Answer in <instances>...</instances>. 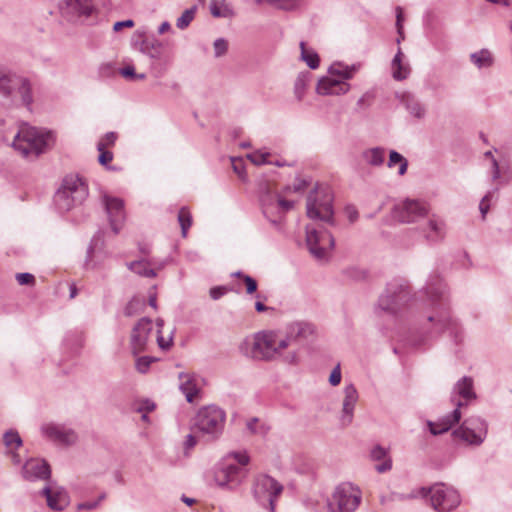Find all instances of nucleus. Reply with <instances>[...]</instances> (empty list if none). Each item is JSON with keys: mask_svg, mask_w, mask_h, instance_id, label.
I'll use <instances>...</instances> for the list:
<instances>
[{"mask_svg": "<svg viewBox=\"0 0 512 512\" xmlns=\"http://www.w3.org/2000/svg\"><path fill=\"white\" fill-rule=\"evenodd\" d=\"M134 26V21L133 20H125V21H119V22H116L113 26V29L114 31L118 32L120 31L122 28H125V27H133Z\"/></svg>", "mask_w": 512, "mask_h": 512, "instance_id": "nucleus-63", "label": "nucleus"}, {"mask_svg": "<svg viewBox=\"0 0 512 512\" xmlns=\"http://www.w3.org/2000/svg\"><path fill=\"white\" fill-rule=\"evenodd\" d=\"M99 152H100V154L98 157V161L100 164L106 165L112 161V159H113L112 152L105 150V149H103L102 151H99Z\"/></svg>", "mask_w": 512, "mask_h": 512, "instance_id": "nucleus-60", "label": "nucleus"}, {"mask_svg": "<svg viewBox=\"0 0 512 512\" xmlns=\"http://www.w3.org/2000/svg\"><path fill=\"white\" fill-rule=\"evenodd\" d=\"M210 13L215 18H231L234 11L225 0H210Z\"/></svg>", "mask_w": 512, "mask_h": 512, "instance_id": "nucleus-32", "label": "nucleus"}, {"mask_svg": "<svg viewBox=\"0 0 512 512\" xmlns=\"http://www.w3.org/2000/svg\"><path fill=\"white\" fill-rule=\"evenodd\" d=\"M423 497L429 496L431 506L437 512H450L460 504V495L445 484H435L429 490L421 489Z\"/></svg>", "mask_w": 512, "mask_h": 512, "instance_id": "nucleus-15", "label": "nucleus"}, {"mask_svg": "<svg viewBox=\"0 0 512 512\" xmlns=\"http://www.w3.org/2000/svg\"><path fill=\"white\" fill-rule=\"evenodd\" d=\"M227 292V289L223 286H216V287H213L210 289V297L213 299V300H218L219 298H221L223 295H225Z\"/></svg>", "mask_w": 512, "mask_h": 512, "instance_id": "nucleus-58", "label": "nucleus"}, {"mask_svg": "<svg viewBox=\"0 0 512 512\" xmlns=\"http://www.w3.org/2000/svg\"><path fill=\"white\" fill-rule=\"evenodd\" d=\"M172 339V334L168 338H165L161 333H157V343L162 350H168L172 346Z\"/></svg>", "mask_w": 512, "mask_h": 512, "instance_id": "nucleus-55", "label": "nucleus"}, {"mask_svg": "<svg viewBox=\"0 0 512 512\" xmlns=\"http://www.w3.org/2000/svg\"><path fill=\"white\" fill-rule=\"evenodd\" d=\"M395 165H399L398 174L403 176L407 172L408 161L407 159L395 150H391L389 153V159L387 166L393 168Z\"/></svg>", "mask_w": 512, "mask_h": 512, "instance_id": "nucleus-36", "label": "nucleus"}, {"mask_svg": "<svg viewBox=\"0 0 512 512\" xmlns=\"http://www.w3.org/2000/svg\"><path fill=\"white\" fill-rule=\"evenodd\" d=\"M144 306V302L141 299L133 298L126 305L124 314L128 317L134 316L139 312V309Z\"/></svg>", "mask_w": 512, "mask_h": 512, "instance_id": "nucleus-45", "label": "nucleus"}, {"mask_svg": "<svg viewBox=\"0 0 512 512\" xmlns=\"http://www.w3.org/2000/svg\"><path fill=\"white\" fill-rule=\"evenodd\" d=\"M362 492L350 482L339 484L329 502L331 512H354L361 503Z\"/></svg>", "mask_w": 512, "mask_h": 512, "instance_id": "nucleus-13", "label": "nucleus"}, {"mask_svg": "<svg viewBox=\"0 0 512 512\" xmlns=\"http://www.w3.org/2000/svg\"><path fill=\"white\" fill-rule=\"evenodd\" d=\"M196 6L186 9L176 21L177 28L186 29L193 21L196 13Z\"/></svg>", "mask_w": 512, "mask_h": 512, "instance_id": "nucleus-40", "label": "nucleus"}, {"mask_svg": "<svg viewBox=\"0 0 512 512\" xmlns=\"http://www.w3.org/2000/svg\"><path fill=\"white\" fill-rule=\"evenodd\" d=\"M270 154L267 152H254L249 154L247 157L248 159L255 165H263L269 163Z\"/></svg>", "mask_w": 512, "mask_h": 512, "instance_id": "nucleus-49", "label": "nucleus"}, {"mask_svg": "<svg viewBox=\"0 0 512 512\" xmlns=\"http://www.w3.org/2000/svg\"><path fill=\"white\" fill-rule=\"evenodd\" d=\"M425 290L431 304L436 309L435 314L428 317V321L432 324L431 334H440L446 331L455 343H460L463 331L460 324L449 313L446 286L437 276H431Z\"/></svg>", "mask_w": 512, "mask_h": 512, "instance_id": "nucleus-2", "label": "nucleus"}, {"mask_svg": "<svg viewBox=\"0 0 512 512\" xmlns=\"http://www.w3.org/2000/svg\"><path fill=\"white\" fill-rule=\"evenodd\" d=\"M178 222L181 227L183 237L187 236L188 229L192 225V216L188 208L182 207L178 212Z\"/></svg>", "mask_w": 512, "mask_h": 512, "instance_id": "nucleus-38", "label": "nucleus"}, {"mask_svg": "<svg viewBox=\"0 0 512 512\" xmlns=\"http://www.w3.org/2000/svg\"><path fill=\"white\" fill-rule=\"evenodd\" d=\"M453 391L454 393H457L463 399V401H458L453 412L446 415L438 422L428 421L427 425L431 434L433 435L443 434L447 432L453 425L457 424L462 416L460 408L476 399L473 379L471 377L464 376L459 379L455 384Z\"/></svg>", "mask_w": 512, "mask_h": 512, "instance_id": "nucleus-6", "label": "nucleus"}, {"mask_svg": "<svg viewBox=\"0 0 512 512\" xmlns=\"http://www.w3.org/2000/svg\"><path fill=\"white\" fill-rule=\"evenodd\" d=\"M16 280L20 285H33L35 278L30 273H17Z\"/></svg>", "mask_w": 512, "mask_h": 512, "instance_id": "nucleus-52", "label": "nucleus"}, {"mask_svg": "<svg viewBox=\"0 0 512 512\" xmlns=\"http://www.w3.org/2000/svg\"><path fill=\"white\" fill-rule=\"evenodd\" d=\"M306 244L310 253L318 260H326L334 248L332 234L322 226H306Z\"/></svg>", "mask_w": 512, "mask_h": 512, "instance_id": "nucleus-14", "label": "nucleus"}, {"mask_svg": "<svg viewBox=\"0 0 512 512\" xmlns=\"http://www.w3.org/2000/svg\"><path fill=\"white\" fill-rule=\"evenodd\" d=\"M453 434L469 445L480 446L487 437L488 423L478 416H472L467 418Z\"/></svg>", "mask_w": 512, "mask_h": 512, "instance_id": "nucleus-17", "label": "nucleus"}, {"mask_svg": "<svg viewBox=\"0 0 512 512\" xmlns=\"http://www.w3.org/2000/svg\"><path fill=\"white\" fill-rule=\"evenodd\" d=\"M496 191H497V188L492 191L487 192V194L480 201L479 210L481 212L482 218H485L486 214L488 213L489 208H490V202H491L493 196L495 195Z\"/></svg>", "mask_w": 512, "mask_h": 512, "instance_id": "nucleus-47", "label": "nucleus"}, {"mask_svg": "<svg viewBox=\"0 0 512 512\" xmlns=\"http://www.w3.org/2000/svg\"><path fill=\"white\" fill-rule=\"evenodd\" d=\"M42 494L46 497L49 508L55 511L64 510L70 503L68 493L62 487L52 488L46 486L43 488Z\"/></svg>", "mask_w": 512, "mask_h": 512, "instance_id": "nucleus-26", "label": "nucleus"}, {"mask_svg": "<svg viewBox=\"0 0 512 512\" xmlns=\"http://www.w3.org/2000/svg\"><path fill=\"white\" fill-rule=\"evenodd\" d=\"M392 468V461L390 458H386L382 463L375 466V469L378 473H385Z\"/></svg>", "mask_w": 512, "mask_h": 512, "instance_id": "nucleus-61", "label": "nucleus"}, {"mask_svg": "<svg viewBox=\"0 0 512 512\" xmlns=\"http://www.w3.org/2000/svg\"><path fill=\"white\" fill-rule=\"evenodd\" d=\"M301 59L311 69H316L319 66V56L313 49H308L304 42L300 43Z\"/></svg>", "mask_w": 512, "mask_h": 512, "instance_id": "nucleus-37", "label": "nucleus"}, {"mask_svg": "<svg viewBox=\"0 0 512 512\" xmlns=\"http://www.w3.org/2000/svg\"><path fill=\"white\" fill-rule=\"evenodd\" d=\"M402 11L401 8H397V15H396V26H397V32H398V38L397 43L399 44L402 40H404V33H403V27H402Z\"/></svg>", "mask_w": 512, "mask_h": 512, "instance_id": "nucleus-54", "label": "nucleus"}, {"mask_svg": "<svg viewBox=\"0 0 512 512\" xmlns=\"http://www.w3.org/2000/svg\"><path fill=\"white\" fill-rule=\"evenodd\" d=\"M101 202L107 214L111 229L115 234H118L126 218L124 201L121 198L103 193Z\"/></svg>", "mask_w": 512, "mask_h": 512, "instance_id": "nucleus-20", "label": "nucleus"}, {"mask_svg": "<svg viewBox=\"0 0 512 512\" xmlns=\"http://www.w3.org/2000/svg\"><path fill=\"white\" fill-rule=\"evenodd\" d=\"M257 2H266L269 4H274L281 9L290 10L297 7L301 0H257Z\"/></svg>", "mask_w": 512, "mask_h": 512, "instance_id": "nucleus-43", "label": "nucleus"}, {"mask_svg": "<svg viewBox=\"0 0 512 512\" xmlns=\"http://www.w3.org/2000/svg\"><path fill=\"white\" fill-rule=\"evenodd\" d=\"M70 5L80 15L89 17L96 10V5L93 0H70Z\"/></svg>", "mask_w": 512, "mask_h": 512, "instance_id": "nucleus-35", "label": "nucleus"}, {"mask_svg": "<svg viewBox=\"0 0 512 512\" xmlns=\"http://www.w3.org/2000/svg\"><path fill=\"white\" fill-rule=\"evenodd\" d=\"M403 53L401 48H398L391 64L392 76L395 80L401 81L408 77L410 74V67L408 64L402 62Z\"/></svg>", "mask_w": 512, "mask_h": 512, "instance_id": "nucleus-31", "label": "nucleus"}, {"mask_svg": "<svg viewBox=\"0 0 512 512\" xmlns=\"http://www.w3.org/2000/svg\"><path fill=\"white\" fill-rule=\"evenodd\" d=\"M128 268L143 277L154 278L157 276V273L154 269H152L151 263L147 260H137L127 264Z\"/></svg>", "mask_w": 512, "mask_h": 512, "instance_id": "nucleus-34", "label": "nucleus"}, {"mask_svg": "<svg viewBox=\"0 0 512 512\" xmlns=\"http://www.w3.org/2000/svg\"><path fill=\"white\" fill-rule=\"evenodd\" d=\"M359 65H344L333 63L328 69V75L322 77L317 84L316 91L320 95H342L350 90L351 79L358 71Z\"/></svg>", "mask_w": 512, "mask_h": 512, "instance_id": "nucleus-7", "label": "nucleus"}, {"mask_svg": "<svg viewBox=\"0 0 512 512\" xmlns=\"http://www.w3.org/2000/svg\"><path fill=\"white\" fill-rule=\"evenodd\" d=\"M288 348V339L274 331H261L251 337H247L241 344V352L255 360H273L283 356V361L288 364H297L299 361L298 350L294 349L283 355Z\"/></svg>", "mask_w": 512, "mask_h": 512, "instance_id": "nucleus-1", "label": "nucleus"}, {"mask_svg": "<svg viewBox=\"0 0 512 512\" xmlns=\"http://www.w3.org/2000/svg\"><path fill=\"white\" fill-rule=\"evenodd\" d=\"M50 467L45 460L30 459L23 466V477L28 481L44 480L50 477Z\"/></svg>", "mask_w": 512, "mask_h": 512, "instance_id": "nucleus-24", "label": "nucleus"}, {"mask_svg": "<svg viewBox=\"0 0 512 512\" xmlns=\"http://www.w3.org/2000/svg\"><path fill=\"white\" fill-rule=\"evenodd\" d=\"M0 93L12 99H20L27 107L33 101L28 80L4 70H0Z\"/></svg>", "mask_w": 512, "mask_h": 512, "instance_id": "nucleus-12", "label": "nucleus"}, {"mask_svg": "<svg viewBox=\"0 0 512 512\" xmlns=\"http://www.w3.org/2000/svg\"><path fill=\"white\" fill-rule=\"evenodd\" d=\"M341 379H342V374H341V368H340V364H337L333 370L331 371V374L329 376V383L332 385V386H337L340 384L341 382Z\"/></svg>", "mask_w": 512, "mask_h": 512, "instance_id": "nucleus-51", "label": "nucleus"}, {"mask_svg": "<svg viewBox=\"0 0 512 512\" xmlns=\"http://www.w3.org/2000/svg\"><path fill=\"white\" fill-rule=\"evenodd\" d=\"M425 222L419 226V232L430 243L442 241L446 234L445 222L436 215L426 216Z\"/></svg>", "mask_w": 512, "mask_h": 512, "instance_id": "nucleus-22", "label": "nucleus"}, {"mask_svg": "<svg viewBox=\"0 0 512 512\" xmlns=\"http://www.w3.org/2000/svg\"><path fill=\"white\" fill-rule=\"evenodd\" d=\"M259 200L264 217L277 230H281L285 214L294 206L293 201L281 197L268 182L259 184Z\"/></svg>", "mask_w": 512, "mask_h": 512, "instance_id": "nucleus-5", "label": "nucleus"}, {"mask_svg": "<svg viewBox=\"0 0 512 512\" xmlns=\"http://www.w3.org/2000/svg\"><path fill=\"white\" fill-rule=\"evenodd\" d=\"M346 214L350 222H355L358 219V211L355 207H347Z\"/></svg>", "mask_w": 512, "mask_h": 512, "instance_id": "nucleus-64", "label": "nucleus"}, {"mask_svg": "<svg viewBox=\"0 0 512 512\" xmlns=\"http://www.w3.org/2000/svg\"><path fill=\"white\" fill-rule=\"evenodd\" d=\"M214 56L216 58L224 56L228 51V41L224 38H218L213 43Z\"/></svg>", "mask_w": 512, "mask_h": 512, "instance_id": "nucleus-46", "label": "nucleus"}, {"mask_svg": "<svg viewBox=\"0 0 512 512\" xmlns=\"http://www.w3.org/2000/svg\"><path fill=\"white\" fill-rule=\"evenodd\" d=\"M249 456L245 451L231 452L215 471L216 484L225 489L234 490L241 485L247 476L245 466L249 463Z\"/></svg>", "mask_w": 512, "mask_h": 512, "instance_id": "nucleus-4", "label": "nucleus"}, {"mask_svg": "<svg viewBox=\"0 0 512 512\" xmlns=\"http://www.w3.org/2000/svg\"><path fill=\"white\" fill-rule=\"evenodd\" d=\"M152 330L153 323L148 317L141 318L134 325L130 336V346L134 355H137L146 349Z\"/></svg>", "mask_w": 512, "mask_h": 512, "instance_id": "nucleus-21", "label": "nucleus"}, {"mask_svg": "<svg viewBox=\"0 0 512 512\" xmlns=\"http://www.w3.org/2000/svg\"><path fill=\"white\" fill-rule=\"evenodd\" d=\"M387 454H388L387 449H385L384 447H382L380 445H376L371 450V458L374 461H381V460L388 458Z\"/></svg>", "mask_w": 512, "mask_h": 512, "instance_id": "nucleus-50", "label": "nucleus"}, {"mask_svg": "<svg viewBox=\"0 0 512 512\" xmlns=\"http://www.w3.org/2000/svg\"><path fill=\"white\" fill-rule=\"evenodd\" d=\"M117 139V135L114 132L106 133L97 144V150L102 151L108 146H112Z\"/></svg>", "mask_w": 512, "mask_h": 512, "instance_id": "nucleus-48", "label": "nucleus"}, {"mask_svg": "<svg viewBox=\"0 0 512 512\" xmlns=\"http://www.w3.org/2000/svg\"><path fill=\"white\" fill-rule=\"evenodd\" d=\"M104 498H105V495L103 494L99 497V499L97 501H87V502L81 503V504H79L78 508L84 509V510L95 509Z\"/></svg>", "mask_w": 512, "mask_h": 512, "instance_id": "nucleus-59", "label": "nucleus"}, {"mask_svg": "<svg viewBox=\"0 0 512 512\" xmlns=\"http://www.w3.org/2000/svg\"><path fill=\"white\" fill-rule=\"evenodd\" d=\"M226 414L216 405H208L198 410L192 422V430L208 440L217 439L223 432Z\"/></svg>", "mask_w": 512, "mask_h": 512, "instance_id": "nucleus-9", "label": "nucleus"}, {"mask_svg": "<svg viewBox=\"0 0 512 512\" xmlns=\"http://www.w3.org/2000/svg\"><path fill=\"white\" fill-rule=\"evenodd\" d=\"M410 299L409 287L399 283H390L380 296L378 306L381 310L397 314Z\"/></svg>", "mask_w": 512, "mask_h": 512, "instance_id": "nucleus-16", "label": "nucleus"}, {"mask_svg": "<svg viewBox=\"0 0 512 512\" xmlns=\"http://www.w3.org/2000/svg\"><path fill=\"white\" fill-rule=\"evenodd\" d=\"M358 399L359 394L354 384H346L343 389L342 409L339 418L343 427H347L353 422L354 410Z\"/></svg>", "mask_w": 512, "mask_h": 512, "instance_id": "nucleus-23", "label": "nucleus"}, {"mask_svg": "<svg viewBox=\"0 0 512 512\" xmlns=\"http://www.w3.org/2000/svg\"><path fill=\"white\" fill-rule=\"evenodd\" d=\"M306 213L310 219L334 224L333 196L328 187L317 186L309 193Z\"/></svg>", "mask_w": 512, "mask_h": 512, "instance_id": "nucleus-10", "label": "nucleus"}, {"mask_svg": "<svg viewBox=\"0 0 512 512\" xmlns=\"http://www.w3.org/2000/svg\"><path fill=\"white\" fill-rule=\"evenodd\" d=\"M140 51L153 60H160L163 54V44L155 38H146L140 43Z\"/></svg>", "mask_w": 512, "mask_h": 512, "instance_id": "nucleus-30", "label": "nucleus"}, {"mask_svg": "<svg viewBox=\"0 0 512 512\" xmlns=\"http://www.w3.org/2000/svg\"><path fill=\"white\" fill-rule=\"evenodd\" d=\"M40 432L44 438L61 446H71L78 440V435L74 429L62 423H43Z\"/></svg>", "mask_w": 512, "mask_h": 512, "instance_id": "nucleus-19", "label": "nucleus"}, {"mask_svg": "<svg viewBox=\"0 0 512 512\" xmlns=\"http://www.w3.org/2000/svg\"><path fill=\"white\" fill-rule=\"evenodd\" d=\"M180 384L179 388L182 393L185 395L186 400L189 403H192L194 397L199 393V388L197 387L194 378L187 373L179 374Z\"/></svg>", "mask_w": 512, "mask_h": 512, "instance_id": "nucleus-29", "label": "nucleus"}, {"mask_svg": "<svg viewBox=\"0 0 512 512\" xmlns=\"http://www.w3.org/2000/svg\"><path fill=\"white\" fill-rule=\"evenodd\" d=\"M428 206L418 200L406 199L393 207L392 216L401 223H418L428 216Z\"/></svg>", "mask_w": 512, "mask_h": 512, "instance_id": "nucleus-18", "label": "nucleus"}, {"mask_svg": "<svg viewBox=\"0 0 512 512\" xmlns=\"http://www.w3.org/2000/svg\"><path fill=\"white\" fill-rule=\"evenodd\" d=\"M399 99L412 117L416 119H423L425 117V106L413 94L404 92L399 96Z\"/></svg>", "mask_w": 512, "mask_h": 512, "instance_id": "nucleus-27", "label": "nucleus"}, {"mask_svg": "<svg viewBox=\"0 0 512 512\" xmlns=\"http://www.w3.org/2000/svg\"><path fill=\"white\" fill-rule=\"evenodd\" d=\"M309 80L308 73H300L294 83V94L297 100L301 101L304 97Z\"/></svg>", "mask_w": 512, "mask_h": 512, "instance_id": "nucleus-39", "label": "nucleus"}, {"mask_svg": "<svg viewBox=\"0 0 512 512\" xmlns=\"http://www.w3.org/2000/svg\"><path fill=\"white\" fill-rule=\"evenodd\" d=\"M374 96L371 92L364 93L357 101V106L361 109L368 108L373 100Z\"/></svg>", "mask_w": 512, "mask_h": 512, "instance_id": "nucleus-53", "label": "nucleus"}, {"mask_svg": "<svg viewBox=\"0 0 512 512\" xmlns=\"http://www.w3.org/2000/svg\"><path fill=\"white\" fill-rule=\"evenodd\" d=\"M156 361V358L149 356H142L136 359L135 367L139 373L145 374L148 372L150 365Z\"/></svg>", "mask_w": 512, "mask_h": 512, "instance_id": "nucleus-44", "label": "nucleus"}, {"mask_svg": "<svg viewBox=\"0 0 512 512\" xmlns=\"http://www.w3.org/2000/svg\"><path fill=\"white\" fill-rule=\"evenodd\" d=\"M470 61L478 68H488L493 65L494 58L488 49H481L470 54Z\"/></svg>", "mask_w": 512, "mask_h": 512, "instance_id": "nucleus-33", "label": "nucleus"}, {"mask_svg": "<svg viewBox=\"0 0 512 512\" xmlns=\"http://www.w3.org/2000/svg\"><path fill=\"white\" fill-rule=\"evenodd\" d=\"M484 156L486 158L491 159V176L493 181H499L502 179V171L499 166L498 161L495 159V157L492 154V151H487L484 153Z\"/></svg>", "mask_w": 512, "mask_h": 512, "instance_id": "nucleus-42", "label": "nucleus"}, {"mask_svg": "<svg viewBox=\"0 0 512 512\" xmlns=\"http://www.w3.org/2000/svg\"><path fill=\"white\" fill-rule=\"evenodd\" d=\"M232 167L235 173H237L240 177L243 176V162L241 159L232 158Z\"/></svg>", "mask_w": 512, "mask_h": 512, "instance_id": "nucleus-62", "label": "nucleus"}, {"mask_svg": "<svg viewBox=\"0 0 512 512\" xmlns=\"http://www.w3.org/2000/svg\"><path fill=\"white\" fill-rule=\"evenodd\" d=\"M283 485L267 474L257 475L253 483V496L263 508L275 512V503L283 492Z\"/></svg>", "mask_w": 512, "mask_h": 512, "instance_id": "nucleus-11", "label": "nucleus"}, {"mask_svg": "<svg viewBox=\"0 0 512 512\" xmlns=\"http://www.w3.org/2000/svg\"><path fill=\"white\" fill-rule=\"evenodd\" d=\"M386 150L383 147H372L365 149L362 154V160L371 167H381L385 162Z\"/></svg>", "mask_w": 512, "mask_h": 512, "instance_id": "nucleus-28", "label": "nucleus"}, {"mask_svg": "<svg viewBox=\"0 0 512 512\" xmlns=\"http://www.w3.org/2000/svg\"><path fill=\"white\" fill-rule=\"evenodd\" d=\"M115 71L113 64L103 63L99 66V75L101 77H110Z\"/></svg>", "mask_w": 512, "mask_h": 512, "instance_id": "nucleus-56", "label": "nucleus"}, {"mask_svg": "<svg viewBox=\"0 0 512 512\" xmlns=\"http://www.w3.org/2000/svg\"><path fill=\"white\" fill-rule=\"evenodd\" d=\"M87 196L88 189L82 179L76 175H68L56 191L53 201L57 210L65 213L82 204Z\"/></svg>", "mask_w": 512, "mask_h": 512, "instance_id": "nucleus-8", "label": "nucleus"}, {"mask_svg": "<svg viewBox=\"0 0 512 512\" xmlns=\"http://www.w3.org/2000/svg\"><path fill=\"white\" fill-rule=\"evenodd\" d=\"M54 143L55 135L52 131L23 123L14 136L12 146L25 157H37L50 149Z\"/></svg>", "mask_w": 512, "mask_h": 512, "instance_id": "nucleus-3", "label": "nucleus"}, {"mask_svg": "<svg viewBox=\"0 0 512 512\" xmlns=\"http://www.w3.org/2000/svg\"><path fill=\"white\" fill-rule=\"evenodd\" d=\"M314 334V326L306 322H297L290 326L288 333L283 336L288 339L289 347H299L302 341L307 340Z\"/></svg>", "mask_w": 512, "mask_h": 512, "instance_id": "nucleus-25", "label": "nucleus"}, {"mask_svg": "<svg viewBox=\"0 0 512 512\" xmlns=\"http://www.w3.org/2000/svg\"><path fill=\"white\" fill-rule=\"evenodd\" d=\"M4 443L10 449H16L22 445V440L17 432H6L4 434Z\"/></svg>", "mask_w": 512, "mask_h": 512, "instance_id": "nucleus-41", "label": "nucleus"}, {"mask_svg": "<svg viewBox=\"0 0 512 512\" xmlns=\"http://www.w3.org/2000/svg\"><path fill=\"white\" fill-rule=\"evenodd\" d=\"M243 281L246 285V292L252 294L257 290V282L251 276H243Z\"/></svg>", "mask_w": 512, "mask_h": 512, "instance_id": "nucleus-57", "label": "nucleus"}]
</instances>
